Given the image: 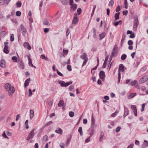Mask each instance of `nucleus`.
<instances>
[{
	"instance_id": "nucleus-1",
	"label": "nucleus",
	"mask_w": 148,
	"mask_h": 148,
	"mask_svg": "<svg viewBox=\"0 0 148 148\" xmlns=\"http://www.w3.org/2000/svg\"><path fill=\"white\" fill-rule=\"evenodd\" d=\"M139 25V21L137 15H135L134 17L133 29L134 31L137 30V27Z\"/></svg>"
},
{
	"instance_id": "nucleus-2",
	"label": "nucleus",
	"mask_w": 148,
	"mask_h": 148,
	"mask_svg": "<svg viewBox=\"0 0 148 148\" xmlns=\"http://www.w3.org/2000/svg\"><path fill=\"white\" fill-rule=\"evenodd\" d=\"M80 58L81 59L84 60V61L82 65V66H83L86 64L88 60L87 56L86 53H83L82 55L80 56Z\"/></svg>"
},
{
	"instance_id": "nucleus-3",
	"label": "nucleus",
	"mask_w": 148,
	"mask_h": 148,
	"mask_svg": "<svg viewBox=\"0 0 148 148\" xmlns=\"http://www.w3.org/2000/svg\"><path fill=\"white\" fill-rule=\"evenodd\" d=\"M35 130V129H33L30 132L27 137V138L26 139L28 141L30 139H32L33 138V136L35 135V134L34 132Z\"/></svg>"
},
{
	"instance_id": "nucleus-4",
	"label": "nucleus",
	"mask_w": 148,
	"mask_h": 148,
	"mask_svg": "<svg viewBox=\"0 0 148 148\" xmlns=\"http://www.w3.org/2000/svg\"><path fill=\"white\" fill-rule=\"evenodd\" d=\"M148 79V76H144L141 78L138 82V83L140 84L143 83L147 81Z\"/></svg>"
},
{
	"instance_id": "nucleus-5",
	"label": "nucleus",
	"mask_w": 148,
	"mask_h": 148,
	"mask_svg": "<svg viewBox=\"0 0 148 148\" xmlns=\"http://www.w3.org/2000/svg\"><path fill=\"white\" fill-rule=\"evenodd\" d=\"M20 27L21 31H22V35L23 36H25L26 32H27L26 29L22 24L20 26Z\"/></svg>"
},
{
	"instance_id": "nucleus-6",
	"label": "nucleus",
	"mask_w": 148,
	"mask_h": 148,
	"mask_svg": "<svg viewBox=\"0 0 148 148\" xmlns=\"http://www.w3.org/2000/svg\"><path fill=\"white\" fill-rule=\"evenodd\" d=\"M8 95L10 96H11L12 94L14 93L15 91V89L13 86H10V88L8 89Z\"/></svg>"
},
{
	"instance_id": "nucleus-7",
	"label": "nucleus",
	"mask_w": 148,
	"mask_h": 148,
	"mask_svg": "<svg viewBox=\"0 0 148 148\" xmlns=\"http://www.w3.org/2000/svg\"><path fill=\"white\" fill-rule=\"evenodd\" d=\"M77 14L75 13L73 16V20L72 23L75 24L77 23L79 21V19L77 18Z\"/></svg>"
},
{
	"instance_id": "nucleus-8",
	"label": "nucleus",
	"mask_w": 148,
	"mask_h": 148,
	"mask_svg": "<svg viewBox=\"0 0 148 148\" xmlns=\"http://www.w3.org/2000/svg\"><path fill=\"white\" fill-rule=\"evenodd\" d=\"M99 76L100 78L102 80L104 81L106 77L105 73L103 71H101L99 73Z\"/></svg>"
},
{
	"instance_id": "nucleus-9",
	"label": "nucleus",
	"mask_w": 148,
	"mask_h": 148,
	"mask_svg": "<svg viewBox=\"0 0 148 148\" xmlns=\"http://www.w3.org/2000/svg\"><path fill=\"white\" fill-rule=\"evenodd\" d=\"M18 63L19 68L23 69L24 68V64L21 60L20 59L18 60Z\"/></svg>"
},
{
	"instance_id": "nucleus-10",
	"label": "nucleus",
	"mask_w": 148,
	"mask_h": 148,
	"mask_svg": "<svg viewBox=\"0 0 148 148\" xmlns=\"http://www.w3.org/2000/svg\"><path fill=\"white\" fill-rule=\"evenodd\" d=\"M131 109L133 110V112L135 116H137V110L135 105H132L131 106Z\"/></svg>"
},
{
	"instance_id": "nucleus-11",
	"label": "nucleus",
	"mask_w": 148,
	"mask_h": 148,
	"mask_svg": "<svg viewBox=\"0 0 148 148\" xmlns=\"http://www.w3.org/2000/svg\"><path fill=\"white\" fill-rule=\"evenodd\" d=\"M5 62L4 60H1L0 61V66L2 68H5Z\"/></svg>"
},
{
	"instance_id": "nucleus-12",
	"label": "nucleus",
	"mask_w": 148,
	"mask_h": 148,
	"mask_svg": "<svg viewBox=\"0 0 148 148\" xmlns=\"http://www.w3.org/2000/svg\"><path fill=\"white\" fill-rule=\"evenodd\" d=\"M77 7V4L76 3H74L73 5L71 6L70 7V9L72 11H75Z\"/></svg>"
},
{
	"instance_id": "nucleus-13",
	"label": "nucleus",
	"mask_w": 148,
	"mask_h": 148,
	"mask_svg": "<svg viewBox=\"0 0 148 148\" xmlns=\"http://www.w3.org/2000/svg\"><path fill=\"white\" fill-rule=\"evenodd\" d=\"M130 85L131 86H134L135 87H136L138 86V82L136 80L131 81L130 82Z\"/></svg>"
},
{
	"instance_id": "nucleus-14",
	"label": "nucleus",
	"mask_w": 148,
	"mask_h": 148,
	"mask_svg": "<svg viewBox=\"0 0 148 148\" xmlns=\"http://www.w3.org/2000/svg\"><path fill=\"white\" fill-rule=\"evenodd\" d=\"M31 80L30 78L27 79L25 82L24 86L25 88L26 87L29 85V82Z\"/></svg>"
},
{
	"instance_id": "nucleus-15",
	"label": "nucleus",
	"mask_w": 148,
	"mask_h": 148,
	"mask_svg": "<svg viewBox=\"0 0 148 148\" xmlns=\"http://www.w3.org/2000/svg\"><path fill=\"white\" fill-rule=\"evenodd\" d=\"M108 59V57L107 56L106 58L104 61V62L103 63V65L102 66V67L103 68H105L106 66V64L107 63V61Z\"/></svg>"
},
{
	"instance_id": "nucleus-16",
	"label": "nucleus",
	"mask_w": 148,
	"mask_h": 148,
	"mask_svg": "<svg viewBox=\"0 0 148 148\" xmlns=\"http://www.w3.org/2000/svg\"><path fill=\"white\" fill-rule=\"evenodd\" d=\"M28 59L29 61V65L30 66H31L32 67H34L36 68V67L35 66H34L32 63V60L30 59V57L29 56L28 57Z\"/></svg>"
},
{
	"instance_id": "nucleus-17",
	"label": "nucleus",
	"mask_w": 148,
	"mask_h": 148,
	"mask_svg": "<svg viewBox=\"0 0 148 148\" xmlns=\"http://www.w3.org/2000/svg\"><path fill=\"white\" fill-rule=\"evenodd\" d=\"M11 84L9 83H6L5 84L4 86V87L5 89L6 90V91H8V90L10 88V86H12Z\"/></svg>"
},
{
	"instance_id": "nucleus-18",
	"label": "nucleus",
	"mask_w": 148,
	"mask_h": 148,
	"mask_svg": "<svg viewBox=\"0 0 148 148\" xmlns=\"http://www.w3.org/2000/svg\"><path fill=\"white\" fill-rule=\"evenodd\" d=\"M55 132L60 135L62 134L63 133V131L60 128H58L55 131Z\"/></svg>"
},
{
	"instance_id": "nucleus-19",
	"label": "nucleus",
	"mask_w": 148,
	"mask_h": 148,
	"mask_svg": "<svg viewBox=\"0 0 148 148\" xmlns=\"http://www.w3.org/2000/svg\"><path fill=\"white\" fill-rule=\"evenodd\" d=\"M125 68V67H124V66H123V65L122 64H120L119 65V71H121L122 72L124 71Z\"/></svg>"
},
{
	"instance_id": "nucleus-20",
	"label": "nucleus",
	"mask_w": 148,
	"mask_h": 148,
	"mask_svg": "<svg viewBox=\"0 0 148 148\" xmlns=\"http://www.w3.org/2000/svg\"><path fill=\"white\" fill-rule=\"evenodd\" d=\"M148 146V142L146 140H145L144 141V143H143V145L142 146V148H145Z\"/></svg>"
},
{
	"instance_id": "nucleus-21",
	"label": "nucleus",
	"mask_w": 148,
	"mask_h": 148,
	"mask_svg": "<svg viewBox=\"0 0 148 148\" xmlns=\"http://www.w3.org/2000/svg\"><path fill=\"white\" fill-rule=\"evenodd\" d=\"M119 15H120V12H119L117 13H116L114 14V18L115 20V21H116L118 20L119 18Z\"/></svg>"
},
{
	"instance_id": "nucleus-22",
	"label": "nucleus",
	"mask_w": 148,
	"mask_h": 148,
	"mask_svg": "<svg viewBox=\"0 0 148 148\" xmlns=\"http://www.w3.org/2000/svg\"><path fill=\"white\" fill-rule=\"evenodd\" d=\"M136 94V93H130L128 96V98L130 99L133 98Z\"/></svg>"
},
{
	"instance_id": "nucleus-23",
	"label": "nucleus",
	"mask_w": 148,
	"mask_h": 148,
	"mask_svg": "<svg viewBox=\"0 0 148 148\" xmlns=\"http://www.w3.org/2000/svg\"><path fill=\"white\" fill-rule=\"evenodd\" d=\"M58 82L60 84L61 87H65V83L64 81L59 80Z\"/></svg>"
},
{
	"instance_id": "nucleus-24",
	"label": "nucleus",
	"mask_w": 148,
	"mask_h": 148,
	"mask_svg": "<svg viewBox=\"0 0 148 148\" xmlns=\"http://www.w3.org/2000/svg\"><path fill=\"white\" fill-rule=\"evenodd\" d=\"M104 134L103 132L102 131H101L99 138V140L100 141H102V140L104 137Z\"/></svg>"
},
{
	"instance_id": "nucleus-25",
	"label": "nucleus",
	"mask_w": 148,
	"mask_h": 148,
	"mask_svg": "<svg viewBox=\"0 0 148 148\" xmlns=\"http://www.w3.org/2000/svg\"><path fill=\"white\" fill-rule=\"evenodd\" d=\"M34 111L33 110H30V118L32 119L34 116Z\"/></svg>"
},
{
	"instance_id": "nucleus-26",
	"label": "nucleus",
	"mask_w": 148,
	"mask_h": 148,
	"mask_svg": "<svg viewBox=\"0 0 148 148\" xmlns=\"http://www.w3.org/2000/svg\"><path fill=\"white\" fill-rule=\"evenodd\" d=\"M43 23L44 25H49L50 23L46 19H44L43 21Z\"/></svg>"
},
{
	"instance_id": "nucleus-27",
	"label": "nucleus",
	"mask_w": 148,
	"mask_h": 148,
	"mask_svg": "<svg viewBox=\"0 0 148 148\" xmlns=\"http://www.w3.org/2000/svg\"><path fill=\"white\" fill-rule=\"evenodd\" d=\"M69 137L68 138H67V142H66V146H68L71 141V138H72V136L71 135H69Z\"/></svg>"
},
{
	"instance_id": "nucleus-28",
	"label": "nucleus",
	"mask_w": 148,
	"mask_h": 148,
	"mask_svg": "<svg viewBox=\"0 0 148 148\" xmlns=\"http://www.w3.org/2000/svg\"><path fill=\"white\" fill-rule=\"evenodd\" d=\"M3 51L5 53L8 54L9 52V51L8 49V47L6 46H5L3 49Z\"/></svg>"
},
{
	"instance_id": "nucleus-29",
	"label": "nucleus",
	"mask_w": 148,
	"mask_h": 148,
	"mask_svg": "<svg viewBox=\"0 0 148 148\" xmlns=\"http://www.w3.org/2000/svg\"><path fill=\"white\" fill-rule=\"evenodd\" d=\"M64 104V101L63 100H60L58 104V107H61Z\"/></svg>"
},
{
	"instance_id": "nucleus-30",
	"label": "nucleus",
	"mask_w": 148,
	"mask_h": 148,
	"mask_svg": "<svg viewBox=\"0 0 148 148\" xmlns=\"http://www.w3.org/2000/svg\"><path fill=\"white\" fill-rule=\"evenodd\" d=\"M106 35V33L105 32H103L100 34H99L100 39L102 40Z\"/></svg>"
},
{
	"instance_id": "nucleus-31",
	"label": "nucleus",
	"mask_w": 148,
	"mask_h": 148,
	"mask_svg": "<svg viewBox=\"0 0 148 148\" xmlns=\"http://www.w3.org/2000/svg\"><path fill=\"white\" fill-rule=\"evenodd\" d=\"M61 1L62 3L64 5H67L69 3L68 0H61Z\"/></svg>"
},
{
	"instance_id": "nucleus-32",
	"label": "nucleus",
	"mask_w": 148,
	"mask_h": 148,
	"mask_svg": "<svg viewBox=\"0 0 148 148\" xmlns=\"http://www.w3.org/2000/svg\"><path fill=\"white\" fill-rule=\"evenodd\" d=\"M92 32L93 33V37L94 38H96V30L95 28H93L92 29Z\"/></svg>"
},
{
	"instance_id": "nucleus-33",
	"label": "nucleus",
	"mask_w": 148,
	"mask_h": 148,
	"mask_svg": "<svg viewBox=\"0 0 148 148\" xmlns=\"http://www.w3.org/2000/svg\"><path fill=\"white\" fill-rule=\"evenodd\" d=\"M122 21L121 20H120L119 21L116 22L114 23V26H116L119 24L121 25L122 24Z\"/></svg>"
},
{
	"instance_id": "nucleus-34",
	"label": "nucleus",
	"mask_w": 148,
	"mask_h": 148,
	"mask_svg": "<svg viewBox=\"0 0 148 148\" xmlns=\"http://www.w3.org/2000/svg\"><path fill=\"white\" fill-rule=\"evenodd\" d=\"M78 132H79L80 135L81 136L83 135V132L82 131V127H79L78 129Z\"/></svg>"
},
{
	"instance_id": "nucleus-35",
	"label": "nucleus",
	"mask_w": 148,
	"mask_h": 148,
	"mask_svg": "<svg viewBox=\"0 0 148 148\" xmlns=\"http://www.w3.org/2000/svg\"><path fill=\"white\" fill-rule=\"evenodd\" d=\"M127 57V56L126 54H123L121 55V59L122 60H124L126 59Z\"/></svg>"
},
{
	"instance_id": "nucleus-36",
	"label": "nucleus",
	"mask_w": 148,
	"mask_h": 148,
	"mask_svg": "<svg viewBox=\"0 0 148 148\" xmlns=\"http://www.w3.org/2000/svg\"><path fill=\"white\" fill-rule=\"evenodd\" d=\"M12 59L14 62H17L18 61L17 58L16 56H13L12 58Z\"/></svg>"
},
{
	"instance_id": "nucleus-37",
	"label": "nucleus",
	"mask_w": 148,
	"mask_h": 148,
	"mask_svg": "<svg viewBox=\"0 0 148 148\" xmlns=\"http://www.w3.org/2000/svg\"><path fill=\"white\" fill-rule=\"evenodd\" d=\"M93 125H95V121L94 120V119L93 117V114H92V119H91V124Z\"/></svg>"
},
{
	"instance_id": "nucleus-38",
	"label": "nucleus",
	"mask_w": 148,
	"mask_h": 148,
	"mask_svg": "<svg viewBox=\"0 0 148 148\" xmlns=\"http://www.w3.org/2000/svg\"><path fill=\"white\" fill-rule=\"evenodd\" d=\"M124 3L125 8L127 9L128 8V3L127 2V0H124Z\"/></svg>"
},
{
	"instance_id": "nucleus-39",
	"label": "nucleus",
	"mask_w": 148,
	"mask_h": 148,
	"mask_svg": "<svg viewBox=\"0 0 148 148\" xmlns=\"http://www.w3.org/2000/svg\"><path fill=\"white\" fill-rule=\"evenodd\" d=\"M16 5L18 7H20L22 5L21 2L20 1H18L16 3Z\"/></svg>"
},
{
	"instance_id": "nucleus-40",
	"label": "nucleus",
	"mask_w": 148,
	"mask_h": 148,
	"mask_svg": "<svg viewBox=\"0 0 148 148\" xmlns=\"http://www.w3.org/2000/svg\"><path fill=\"white\" fill-rule=\"evenodd\" d=\"M43 3V1L41 0L39 6L40 7H39V9L40 10H41V7L42 6Z\"/></svg>"
},
{
	"instance_id": "nucleus-41",
	"label": "nucleus",
	"mask_w": 148,
	"mask_h": 148,
	"mask_svg": "<svg viewBox=\"0 0 148 148\" xmlns=\"http://www.w3.org/2000/svg\"><path fill=\"white\" fill-rule=\"evenodd\" d=\"M57 74L61 76H63V75L60 72L58 69L56 70Z\"/></svg>"
},
{
	"instance_id": "nucleus-42",
	"label": "nucleus",
	"mask_w": 148,
	"mask_h": 148,
	"mask_svg": "<svg viewBox=\"0 0 148 148\" xmlns=\"http://www.w3.org/2000/svg\"><path fill=\"white\" fill-rule=\"evenodd\" d=\"M127 43L129 45H131L133 44V42L132 41L130 40L128 41Z\"/></svg>"
},
{
	"instance_id": "nucleus-43",
	"label": "nucleus",
	"mask_w": 148,
	"mask_h": 148,
	"mask_svg": "<svg viewBox=\"0 0 148 148\" xmlns=\"http://www.w3.org/2000/svg\"><path fill=\"white\" fill-rule=\"evenodd\" d=\"M72 83V82L71 81L69 82H67L65 83V87H67L69 85L71 84Z\"/></svg>"
},
{
	"instance_id": "nucleus-44",
	"label": "nucleus",
	"mask_w": 148,
	"mask_h": 148,
	"mask_svg": "<svg viewBox=\"0 0 148 148\" xmlns=\"http://www.w3.org/2000/svg\"><path fill=\"white\" fill-rule=\"evenodd\" d=\"M63 52L64 54L66 55L68 53V50H65L64 49L63 51Z\"/></svg>"
},
{
	"instance_id": "nucleus-45",
	"label": "nucleus",
	"mask_w": 148,
	"mask_h": 148,
	"mask_svg": "<svg viewBox=\"0 0 148 148\" xmlns=\"http://www.w3.org/2000/svg\"><path fill=\"white\" fill-rule=\"evenodd\" d=\"M5 2V0H0V5H3Z\"/></svg>"
},
{
	"instance_id": "nucleus-46",
	"label": "nucleus",
	"mask_w": 148,
	"mask_h": 148,
	"mask_svg": "<svg viewBox=\"0 0 148 148\" xmlns=\"http://www.w3.org/2000/svg\"><path fill=\"white\" fill-rule=\"evenodd\" d=\"M16 16H21V12L20 11H17L16 13Z\"/></svg>"
},
{
	"instance_id": "nucleus-47",
	"label": "nucleus",
	"mask_w": 148,
	"mask_h": 148,
	"mask_svg": "<svg viewBox=\"0 0 148 148\" xmlns=\"http://www.w3.org/2000/svg\"><path fill=\"white\" fill-rule=\"evenodd\" d=\"M121 127L120 126L118 127L116 129L115 131L118 133L119 132L121 129Z\"/></svg>"
},
{
	"instance_id": "nucleus-48",
	"label": "nucleus",
	"mask_w": 148,
	"mask_h": 148,
	"mask_svg": "<svg viewBox=\"0 0 148 148\" xmlns=\"http://www.w3.org/2000/svg\"><path fill=\"white\" fill-rule=\"evenodd\" d=\"M69 115L71 117H73L74 116V113L73 112L71 111L69 112Z\"/></svg>"
},
{
	"instance_id": "nucleus-49",
	"label": "nucleus",
	"mask_w": 148,
	"mask_h": 148,
	"mask_svg": "<svg viewBox=\"0 0 148 148\" xmlns=\"http://www.w3.org/2000/svg\"><path fill=\"white\" fill-rule=\"evenodd\" d=\"M77 12L78 13V15H80L82 12V9L80 8H78L77 10Z\"/></svg>"
},
{
	"instance_id": "nucleus-50",
	"label": "nucleus",
	"mask_w": 148,
	"mask_h": 148,
	"mask_svg": "<svg viewBox=\"0 0 148 148\" xmlns=\"http://www.w3.org/2000/svg\"><path fill=\"white\" fill-rule=\"evenodd\" d=\"M114 4L113 0H111L109 1V5L111 6H112Z\"/></svg>"
},
{
	"instance_id": "nucleus-51",
	"label": "nucleus",
	"mask_w": 148,
	"mask_h": 148,
	"mask_svg": "<svg viewBox=\"0 0 148 148\" xmlns=\"http://www.w3.org/2000/svg\"><path fill=\"white\" fill-rule=\"evenodd\" d=\"M128 111L125 110L124 111V113L123 115V116L125 117L128 114Z\"/></svg>"
},
{
	"instance_id": "nucleus-52",
	"label": "nucleus",
	"mask_w": 148,
	"mask_h": 148,
	"mask_svg": "<svg viewBox=\"0 0 148 148\" xmlns=\"http://www.w3.org/2000/svg\"><path fill=\"white\" fill-rule=\"evenodd\" d=\"M52 123H53V122L52 121H50L48 122H47V123L45 124V126H48L50 125V124H51Z\"/></svg>"
},
{
	"instance_id": "nucleus-53",
	"label": "nucleus",
	"mask_w": 148,
	"mask_h": 148,
	"mask_svg": "<svg viewBox=\"0 0 148 148\" xmlns=\"http://www.w3.org/2000/svg\"><path fill=\"white\" fill-rule=\"evenodd\" d=\"M74 86L73 85H71L69 87V91H71L73 89Z\"/></svg>"
},
{
	"instance_id": "nucleus-54",
	"label": "nucleus",
	"mask_w": 148,
	"mask_h": 148,
	"mask_svg": "<svg viewBox=\"0 0 148 148\" xmlns=\"http://www.w3.org/2000/svg\"><path fill=\"white\" fill-rule=\"evenodd\" d=\"M135 37L134 33H132L130 36L129 37L131 38H134Z\"/></svg>"
},
{
	"instance_id": "nucleus-55",
	"label": "nucleus",
	"mask_w": 148,
	"mask_h": 148,
	"mask_svg": "<svg viewBox=\"0 0 148 148\" xmlns=\"http://www.w3.org/2000/svg\"><path fill=\"white\" fill-rule=\"evenodd\" d=\"M145 103H143L142 105V108L141 110V111L143 112L144 110V108L145 106Z\"/></svg>"
},
{
	"instance_id": "nucleus-56",
	"label": "nucleus",
	"mask_w": 148,
	"mask_h": 148,
	"mask_svg": "<svg viewBox=\"0 0 148 148\" xmlns=\"http://www.w3.org/2000/svg\"><path fill=\"white\" fill-rule=\"evenodd\" d=\"M2 136L5 138H9L6 135L5 131H4V132L3 133V134H2Z\"/></svg>"
},
{
	"instance_id": "nucleus-57",
	"label": "nucleus",
	"mask_w": 148,
	"mask_h": 148,
	"mask_svg": "<svg viewBox=\"0 0 148 148\" xmlns=\"http://www.w3.org/2000/svg\"><path fill=\"white\" fill-rule=\"evenodd\" d=\"M91 137L89 136V137L86 138L85 140V142L86 143H88V142L90 141V138Z\"/></svg>"
},
{
	"instance_id": "nucleus-58",
	"label": "nucleus",
	"mask_w": 148,
	"mask_h": 148,
	"mask_svg": "<svg viewBox=\"0 0 148 148\" xmlns=\"http://www.w3.org/2000/svg\"><path fill=\"white\" fill-rule=\"evenodd\" d=\"M14 40V35L12 34L10 37V40L11 41H13Z\"/></svg>"
},
{
	"instance_id": "nucleus-59",
	"label": "nucleus",
	"mask_w": 148,
	"mask_h": 148,
	"mask_svg": "<svg viewBox=\"0 0 148 148\" xmlns=\"http://www.w3.org/2000/svg\"><path fill=\"white\" fill-rule=\"evenodd\" d=\"M67 69L68 71H71L72 70L71 66L70 65H68L67 66Z\"/></svg>"
},
{
	"instance_id": "nucleus-60",
	"label": "nucleus",
	"mask_w": 148,
	"mask_h": 148,
	"mask_svg": "<svg viewBox=\"0 0 148 148\" xmlns=\"http://www.w3.org/2000/svg\"><path fill=\"white\" fill-rule=\"evenodd\" d=\"M29 96H31L33 94V93L32 92V90L31 89H29Z\"/></svg>"
},
{
	"instance_id": "nucleus-61",
	"label": "nucleus",
	"mask_w": 148,
	"mask_h": 148,
	"mask_svg": "<svg viewBox=\"0 0 148 148\" xmlns=\"http://www.w3.org/2000/svg\"><path fill=\"white\" fill-rule=\"evenodd\" d=\"M49 30V29L48 28H45L44 30V31L45 33H48Z\"/></svg>"
},
{
	"instance_id": "nucleus-62",
	"label": "nucleus",
	"mask_w": 148,
	"mask_h": 148,
	"mask_svg": "<svg viewBox=\"0 0 148 148\" xmlns=\"http://www.w3.org/2000/svg\"><path fill=\"white\" fill-rule=\"evenodd\" d=\"M128 13V11L127 10L123 11V15H126Z\"/></svg>"
},
{
	"instance_id": "nucleus-63",
	"label": "nucleus",
	"mask_w": 148,
	"mask_h": 148,
	"mask_svg": "<svg viewBox=\"0 0 148 148\" xmlns=\"http://www.w3.org/2000/svg\"><path fill=\"white\" fill-rule=\"evenodd\" d=\"M70 33L69 30V28H68L66 29V36H68L69 35Z\"/></svg>"
},
{
	"instance_id": "nucleus-64",
	"label": "nucleus",
	"mask_w": 148,
	"mask_h": 148,
	"mask_svg": "<svg viewBox=\"0 0 148 148\" xmlns=\"http://www.w3.org/2000/svg\"><path fill=\"white\" fill-rule=\"evenodd\" d=\"M29 44V43L28 42H25L24 43L23 45L26 48Z\"/></svg>"
}]
</instances>
